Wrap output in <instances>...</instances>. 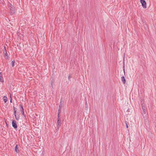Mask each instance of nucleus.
I'll return each mask as SVG.
<instances>
[{"instance_id": "f257e3e1", "label": "nucleus", "mask_w": 156, "mask_h": 156, "mask_svg": "<svg viewBox=\"0 0 156 156\" xmlns=\"http://www.w3.org/2000/svg\"><path fill=\"white\" fill-rule=\"evenodd\" d=\"M9 12L11 15H13L15 13L14 7L11 4H9Z\"/></svg>"}, {"instance_id": "f03ea898", "label": "nucleus", "mask_w": 156, "mask_h": 156, "mask_svg": "<svg viewBox=\"0 0 156 156\" xmlns=\"http://www.w3.org/2000/svg\"><path fill=\"white\" fill-rule=\"evenodd\" d=\"M141 106L143 110V112L142 113V115L143 116L144 119L145 120V119H147L146 107L144 104H142Z\"/></svg>"}, {"instance_id": "7ed1b4c3", "label": "nucleus", "mask_w": 156, "mask_h": 156, "mask_svg": "<svg viewBox=\"0 0 156 156\" xmlns=\"http://www.w3.org/2000/svg\"><path fill=\"white\" fill-rule=\"evenodd\" d=\"M140 2L142 4L143 7L144 8H146L147 7L146 3L144 0H140Z\"/></svg>"}, {"instance_id": "20e7f679", "label": "nucleus", "mask_w": 156, "mask_h": 156, "mask_svg": "<svg viewBox=\"0 0 156 156\" xmlns=\"http://www.w3.org/2000/svg\"><path fill=\"white\" fill-rule=\"evenodd\" d=\"M12 127L16 129L17 128V125L16 122L14 120H12Z\"/></svg>"}, {"instance_id": "39448f33", "label": "nucleus", "mask_w": 156, "mask_h": 156, "mask_svg": "<svg viewBox=\"0 0 156 156\" xmlns=\"http://www.w3.org/2000/svg\"><path fill=\"white\" fill-rule=\"evenodd\" d=\"M57 127L58 129L60 127L61 124V120L59 117H58V120H57Z\"/></svg>"}, {"instance_id": "423d86ee", "label": "nucleus", "mask_w": 156, "mask_h": 156, "mask_svg": "<svg viewBox=\"0 0 156 156\" xmlns=\"http://www.w3.org/2000/svg\"><path fill=\"white\" fill-rule=\"evenodd\" d=\"M0 81L2 83L4 82L2 74V73H0Z\"/></svg>"}, {"instance_id": "0eeeda50", "label": "nucleus", "mask_w": 156, "mask_h": 156, "mask_svg": "<svg viewBox=\"0 0 156 156\" xmlns=\"http://www.w3.org/2000/svg\"><path fill=\"white\" fill-rule=\"evenodd\" d=\"M54 82V80L53 79H52V80L51 81V86L50 87H51V89H53V83Z\"/></svg>"}, {"instance_id": "6e6552de", "label": "nucleus", "mask_w": 156, "mask_h": 156, "mask_svg": "<svg viewBox=\"0 0 156 156\" xmlns=\"http://www.w3.org/2000/svg\"><path fill=\"white\" fill-rule=\"evenodd\" d=\"M121 80L124 84H125L126 83V80L124 77L123 76L121 77Z\"/></svg>"}, {"instance_id": "1a4fd4ad", "label": "nucleus", "mask_w": 156, "mask_h": 156, "mask_svg": "<svg viewBox=\"0 0 156 156\" xmlns=\"http://www.w3.org/2000/svg\"><path fill=\"white\" fill-rule=\"evenodd\" d=\"M15 151L17 153H19V150H18L17 144L16 145V146H15Z\"/></svg>"}, {"instance_id": "9d476101", "label": "nucleus", "mask_w": 156, "mask_h": 156, "mask_svg": "<svg viewBox=\"0 0 156 156\" xmlns=\"http://www.w3.org/2000/svg\"><path fill=\"white\" fill-rule=\"evenodd\" d=\"M21 23H20V25L22 27H23L24 26V24L25 23V20H23L21 21Z\"/></svg>"}, {"instance_id": "9b49d317", "label": "nucleus", "mask_w": 156, "mask_h": 156, "mask_svg": "<svg viewBox=\"0 0 156 156\" xmlns=\"http://www.w3.org/2000/svg\"><path fill=\"white\" fill-rule=\"evenodd\" d=\"M5 58L6 59H9V58L8 57V54L6 52V51H5Z\"/></svg>"}, {"instance_id": "f8f14e48", "label": "nucleus", "mask_w": 156, "mask_h": 156, "mask_svg": "<svg viewBox=\"0 0 156 156\" xmlns=\"http://www.w3.org/2000/svg\"><path fill=\"white\" fill-rule=\"evenodd\" d=\"M3 99L5 103H6L7 101V97L6 96H4L3 98Z\"/></svg>"}, {"instance_id": "ddd939ff", "label": "nucleus", "mask_w": 156, "mask_h": 156, "mask_svg": "<svg viewBox=\"0 0 156 156\" xmlns=\"http://www.w3.org/2000/svg\"><path fill=\"white\" fill-rule=\"evenodd\" d=\"M85 106V109L86 110H87L88 108V104L87 102H86Z\"/></svg>"}, {"instance_id": "4468645a", "label": "nucleus", "mask_w": 156, "mask_h": 156, "mask_svg": "<svg viewBox=\"0 0 156 156\" xmlns=\"http://www.w3.org/2000/svg\"><path fill=\"white\" fill-rule=\"evenodd\" d=\"M61 110L60 109V108H59V109H58V117H59V115H60V113L61 112Z\"/></svg>"}, {"instance_id": "2eb2a0df", "label": "nucleus", "mask_w": 156, "mask_h": 156, "mask_svg": "<svg viewBox=\"0 0 156 156\" xmlns=\"http://www.w3.org/2000/svg\"><path fill=\"white\" fill-rule=\"evenodd\" d=\"M15 119L17 120H18L20 119V116L19 115H18V116H17L16 115H15Z\"/></svg>"}, {"instance_id": "dca6fc26", "label": "nucleus", "mask_w": 156, "mask_h": 156, "mask_svg": "<svg viewBox=\"0 0 156 156\" xmlns=\"http://www.w3.org/2000/svg\"><path fill=\"white\" fill-rule=\"evenodd\" d=\"M20 105V111L24 110L23 106Z\"/></svg>"}, {"instance_id": "f3484780", "label": "nucleus", "mask_w": 156, "mask_h": 156, "mask_svg": "<svg viewBox=\"0 0 156 156\" xmlns=\"http://www.w3.org/2000/svg\"><path fill=\"white\" fill-rule=\"evenodd\" d=\"M15 61H12V62H11V63H12V67H13L14 66V65H15Z\"/></svg>"}, {"instance_id": "a211bd4d", "label": "nucleus", "mask_w": 156, "mask_h": 156, "mask_svg": "<svg viewBox=\"0 0 156 156\" xmlns=\"http://www.w3.org/2000/svg\"><path fill=\"white\" fill-rule=\"evenodd\" d=\"M125 123H126V127L127 128H128V124L126 122V121H125Z\"/></svg>"}, {"instance_id": "6ab92c4d", "label": "nucleus", "mask_w": 156, "mask_h": 156, "mask_svg": "<svg viewBox=\"0 0 156 156\" xmlns=\"http://www.w3.org/2000/svg\"><path fill=\"white\" fill-rule=\"evenodd\" d=\"M22 113V115H24V110H22V111H20Z\"/></svg>"}, {"instance_id": "aec40b11", "label": "nucleus", "mask_w": 156, "mask_h": 156, "mask_svg": "<svg viewBox=\"0 0 156 156\" xmlns=\"http://www.w3.org/2000/svg\"><path fill=\"white\" fill-rule=\"evenodd\" d=\"M16 110H15V111H14V115H16Z\"/></svg>"}, {"instance_id": "412c9836", "label": "nucleus", "mask_w": 156, "mask_h": 156, "mask_svg": "<svg viewBox=\"0 0 156 156\" xmlns=\"http://www.w3.org/2000/svg\"><path fill=\"white\" fill-rule=\"evenodd\" d=\"M62 106V105H61V104H60L59 105V108H60V109H61V108Z\"/></svg>"}, {"instance_id": "4be33fe9", "label": "nucleus", "mask_w": 156, "mask_h": 156, "mask_svg": "<svg viewBox=\"0 0 156 156\" xmlns=\"http://www.w3.org/2000/svg\"><path fill=\"white\" fill-rule=\"evenodd\" d=\"M71 77H72L70 75H69V77H68L69 79Z\"/></svg>"}, {"instance_id": "5701e85b", "label": "nucleus", "mask_w": 156, "mask_h": 156, "mask_svg": "<svg viewBox=\"0 0 156 156\" xmlns=\"http://www.w3.org/2000/svg\"><path fill=\"white\" fill-rule=\"evenodd\" d=\"M144 23V24L145 25V26H144V27H145V28H146V27H145V26H146V27H147V24H146V23Z\"/></svg>"}, {"instance_id": "b1692460", "label": "nucleus", "mask_w": 156, "mask_h": 156, "mask_svg": "<svg viewBox=\"0 0 156 156\" xmlns=\"http://www.w3.org/2000/svg\"><path fill=\"white\" fill-rule=\"evenodd\" d=\"M13 110L14 111H15V110H16V108L15 107H13Z\"/></svg>"}, {"instance_id": "393cba45", "label": "nucleus", "mask_w": 156, "mask_h": 156, "mask_svg": "<svg viewBox=\"0 0 156 156\" xmlns=\"http://www.w3.org/2000/svg\"><path fill=\"white\" fill-rule=\"evenodd\" d=\"M4 49H5V51H6V48H5V46H4Z\"/></svg>"}, {"instance_id": "a878e982", "label": "nucleus", "mask_w": 156, "mask_h": 156, "mask_svg": "<svg viewBox=\"0 0 156 156\" xmlns=\"http://www.w3.org/2000/svg\"><path fill=\"white\" fill-rule=\"evenodd\" d=\"M10 102L11 103H12V99H11L10 100Z\"/></svg>"}]
</instances>
